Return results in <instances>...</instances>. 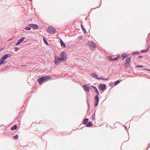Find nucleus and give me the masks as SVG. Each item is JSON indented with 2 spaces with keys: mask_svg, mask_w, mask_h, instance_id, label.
Returning a JSON list of instances; mask_svg holds the SVG:
<instances>
[{
  "mask_svg": "<svg viewBox=\"0 0 150 150\" xmlns=\"http://www.w3.org/2000/svg\"><path fill=\"white\" fill-rule=\"evenodd\" d=\"M51 79V77L49 76H44L38 79L37 81L40 84H41L43 82H45Z\"/></svg>",
  "mask_w": 150,
  "mask_h": 150,
  "instance_id": "f257e3e1",
  "label": "nucleus"
},
{
  "mask_svg": "<svg viewBox=\"0 0 150 150\" xmlns=\"http://www.w3.org/2000/svg\"><path fill=\"white\" fill-rule=\"evenodd\" d=\"M59 55L60 57L58 58V59L60 60V61H64L65 59H67V54L64 51H63L61 52Z\"/></svg>",
  "mask_w": 150,
  "mask_h": 150,
  "instance_id": "f03ea898",
  "label": "nucleus"
},
{
  "mask_svg": "<svg viewBox=\"0 0 150 150\" xmlns=\"http://www.w3.org/2000/svg\"><path fill=\"white\" fill-rule=\"evenodd\" d=\"M11 54H6L4 55L0 59V65L4 64L5 62L4 60L8 57H11Z\"/></svg>",
  "mask_w": 150,
  "mask_h": 150,
  "instance_id": "7ed1b4c3",
  "label": "nucleus"
},
{
  "mask_svg": "<svg viewBox=\"0 0 150 150\" xmlns=\"http://www.w3.org/2000/svg\"><path fill=\"white\" fill-rule=\"evenodd\" d=\"M87 45L90 47L91 50H93L96 47V44L93 42H90L87 43Z\"/></svg>",
  "mask_w": 150,
  "mask_h": 150,
  "instance_id": "20e7f679",
  "label": "nucleus"
},
{
  "mask_svg": "<svg viewBox=\"0 0 150 150\" xmlns=\"http://www.w3.org/2000/svg\"><path fill=\"white\" fill-rule=\"evenodd\" d=\"M56 31L55 28L52 26L49 27L47 30V32L51 34H53L55 33Z\"/></svg>",
  "mask_w": 150,
  "mask_h": 150,
  "instance_id": "39448f33",
  "label": "nucleus"
},
{
  "mask_svg": "<svg viewBox=\"0 0 150 150\" xmlns=\"http://www.w3.org/2000/svg\"><path fill=\"white\" fill-rule=\"evenodd\" d=\"M120 57V55H118L116 57L114 58H112V57L111 56H109L108 57V58L110 61H116Z\"/></svg>",
  "mask_w": 150,
  "mask_h": 150,
  "instance_id": "423d86ee",
  "label": "nucleus"
},
{
  "mask_svg": "<svg viewBox=\"0 0 150 150\" xmlns=\"http://www.w3.org/2000/svg\"><path fill=\"white\" fill-rule=\"evenodd\" d=\"M99 88L102 90H104L106 88V86L103 83H100L99 85Z\"/></svg>",
  "mask_w": 150,
  "mask_h": 150,
  "instance_id": "0eeeda50",
  "label": "nucleus"
},
{
  "mask_svg": "<svg viewBox=\"0 0 150 150\" xmlns=\"http://www.w3.org/2000/svg\"><path fill=\"white\" fill-rule=\"evenodd\" d=\"M28 26L34 29H37L38 28V26L36 24H30L28 25Z\"/></svg>",
  "mask_w": 150,
  "mask_h": 150,
  "instance_id": "6e6552de",
  "label": "nucleus"
},
{
  "mask_svg": "<svg viewBox=\"0 0 150 150\" xmlns=\"http://www.w3.org/2000/svg\"><path fill=\"white\" fill-rule=\"evenodd\" d=\"M54 58L55 59L54 61V62L55 64H57L59 62V61H60V60L58 59V58H59V57H58L57 56H55Z\"/></svg>",
  "mask_w": 150,
  "mask_h": 150,
  "instance_id": "1a4fd4ad",
  "label": "nucleus"
},
{
  "mask_svg": "<svg viewBox=\"0 0 150 150\" xmlns=\"http://www.w3.org/2000/svg\"><path fill=\"white\" fill-rule=\"evenodd\" d=\"M83 88H84L85 90L87 91H90V89H91L90 87L87 85H83Z\"/></svg>",
  "mask_w": 150,
  "mask_h": 150,
  "instance_id": "9d476101",
  "label": "nucleus"
},
{
  "mask_svg": "<svg viewBox=\"0 0 150 150\" xmlns=\"http://www.w3.org/2000/svg\"><path fill=\"white\" fill-rule=\"evenodd\" d=\"M92 87L93 88L94 91H95L96 93L97 94H99V92L97 88L93 86H92Z\"/></svg>",
  "mask_w": 150,
  "mask_h": 150,
  "instance_id": "9b49d317",
  "label": "nucleus"
},
{
  "mask_svg": "<svg viewBox=\"0 0 150 150\" xmlns=\"http://www.w3.org/2000/svg\"><path fill=\"white\" fill-rule=\"evenodd\" d=\"M131 60V58L130 57H128L127 58L126 60V62L128 63H130Z\"/></svg>",
  "mask_w": 150,
  "mask_h": 150,
  "instance_id": "f8f14e48",
  "label": "nucleus"
},
{
  "mask_svg": "<svg viewBox=\"0 0 150 150\" xmlns=\"http://www.w3.org/2000/svg\"><path fill=\"white\" fill-rule=\"evenodd\" d=\"M60 43L62 47H66L65 44L61 39H60Z\"/></svg>",
  "mask_w": 150,
  "mask_h": 150,
  "instance_id": "ddd939ff",
  "label": "nucleus"
},
{
  "mask_svg": "<svg viewBox=\"0 0 150 150\" xmlns=\"http://www.w3.org/2000/svg\"><path fill=\"white\" fill-rule=\"evenodd\" d=\"M124 64L126 68H128L130 66V63H128L125 62Z\"/></svg>",
  "mask_w": 150,
  "mask_h": 150,
  "instance_id": "4468645a",
  "label": "nucleus"
},
{
  "mask_svg": "<svg viewBox=\"0 0 150 150\" xmlns=\"http://www.w3.org/2000/svg\"><path fill=\"white\" fill-rule=\"evenodd\" d=\"M92 76L93 78H94L96 79H98V77L97 76V74L94 73H93L91 75Z\"/></svg>",
  "mask_w": 150,
  "mask_h": 150,
  "instance_id": "2eb2a0df",
  "label": "nucleus"
},
{
  "mask_svg": "<svg viewBox=\"0 0 150 150\" xmlns=\"http://www.w3.org/2000/svg\"><path fill=\"white\" fill-rule=\"evenodd\" d=\"M128 56L126 54H123L122 56L121 57H122V59L123 60L124 59H125V58L127 57Z\"/></svg>",
  "mask_w": 150,
  "mask_h": 150,
  "instance_id": "dca6fc26",
  "label": "nucleus"
},
{
  "mask_svg": "<svg viewBox=\"0 0 150 150\" xmlns=\"http://www.w3.org/2000/svg\"><path fill=\"white\" fill-rule=\"evenodd\" d=\"M25 39V37H23L20 38L18 41L20 43L22 42Z\"/></svg>",
  "mask_w": 150,
  "mask_h": 150,
  "instance_id": "f3484780",
  "label": "nucleus"
},
{
  "mask_svg": "<svg viewBox=\"0 0 150 150\" xmlns=\"http://www.w3.org/2000/svg\"><path fill=\"white\" fill-rule=\"evenodd\" d=\"M17 126L16 125H15L11 127V129L12 130H15L17 129Z\"/></svg>",
  "mask_w": 150,
  "mask_h": 150,
  "instance_id": "a211bd4d",
  "label": "nucleus"
},
{
  "mask_svg": "<svg viewBox=\"0 0 150 150\" xmlns=\"http://www.w3.org/2000/svg\"><path fill=\"white\" fill-rule=\"evenodd\" d=\"M81 27L82 28V29L83 32L84 33V34H86V29H85L84 27L83 26L82 24H81Z\"/></svg>",
  "mask_w": 150,
  "mask_h": 150,
  "instance_id": "6ab92c4d",
  "label": "nucleus"
},
{
  "mask_svg": "<svg viewBox=\"0 0 150 150\" xmlns=\"http://www.w3.org/2000/svg\"><path fill=\"white\" fill-rule=\"evenodd\" d=\"M43 41H44V43L46 45H49L48 43L47 42V40H46V39L44 37L43 38Z\"/></svg>",
  "mask_w": 150,
  "mask_h": 150,
  "instance_id": "aec40b11",
  "label": "nucleus"
},
{
  "mask_svg": "<svg viewBox=\"0 0 150 150\" xmlns=\"http://www.w3.org/2000/svg\"><path fill=\"white\" fill-rule=\"evenodd\" d=\"M89 119L88 118H85L83 121V123L84 125L86 124L88 121Z\"/></svg>",
  "mask_w": 150,
  "mask_h": 150,
  "instance_id": "412c9836",
  "label": "nucleus"
},
{
  "mask_svg": "<svg viewBox=\"0 0 150 150\" xmlns=\"http://www.w3.org/2000/svg\"><path fill=\"white\" fill-rule=\"evenodd\" d=\"M92 125V123L91 122H89L86 124V126L89 127L91 126Z\"/></svg>",
  "mask_w": 150,
  "mask_h": 150,
  "instance_id": "4be33fe9",
  "label": "nucleus"
},
{
  "mask_svg": "<svg viewBox=\"0 0 150 150\" xmlns=\"http://www.w3.org/2000/svg\"><path fill=\"white\" fill-rule=\"evenodd\" d=\"M99 94H97L95 96V100H99V96L98 95Z\"/></svg>",
  "mask_w": 150,
  "mask_h": 150,
  "instance_id": "5701e85b",
  "label": "nucleus"
},
{
  "mask_svg": "<svg viewBox=\"0 0 150 150\" xmlns=\"http://www.w3.org/2000/svg\"><path fill=\"white\" fill-rule=\"evenodd\" d=\"M139 53L137 51H135L132 53V55H134L135 54H139Z\"/></svg>",
  "mask_w": 150,
  "mask_h": 150,
  "instance_id": "b1692460",
  "label": "nucleus"
},
{
  "mask_svg": "<svg viewBox=\"0 0 150 150\" xmlns=\"http://www.w3.org/2000/svg\"><path fill=\"white\" fill-rule=\"evenodd\" d=\"M108 79V78H107V79H105L103 77H98V80L102 79V80H107Z\"/></svg>",
  "mask_w": 150,
  "mask_h": 150,
  "instance_id": "393cba45",
  "label": "nucleus"
},
{
  "mask_svg": "<svg viewBox=\"0 0 150 150\" xmlns=\"http://www.w3.org/2000/svg\"><path fill=\"white\" fill-rule=\"evenodd\" d=\"M18 138V135L16 134L13 137V139L15 140H16Z\"/></svg>",
  "mask_w": 150,
  "mask_h": 150,
  "instance_id": "a878e982",
  "label": "nucleus"
},
{
  "mask_svg": "<svg viewBox=\"0 0 150 150\" xmlns=\"http://www.w3.org/2000/svg\"><path fill=\"white\" fill-rule=\"evenodd\" d=\"M95 103L94 104V105L95 106H97L98 105L99 100H95Z\"/></svg>",
  "mask_w": 150,
  "mask_h": 150,
  "instance_id": "bb28decb",
  "label": "nucleus"
},
{
  "mask_svg": "<svg viewBox=\"0 0 150 150\" xmlns=\"http://www.w3.org/2000/svg\"><path fill=\"white\" fill-rule=\"evenodd\" d=\"M120 81H119V80H117L116 82H115L114 83V85H116L118 83H120Z\"/></svg>",
  "mask_w": 150,
  "mask_h": 150,
  "instance_id": "cd10ccee",
  "label": "nucleus"
},
{
  "mask_svg": "<svg viewBox=\"0 0 150 150\" xmlns=\"http://www.w3.org/2000/svg\"><path fill=\"white\" fill-rule=\"evenodd\" d=\"M24 29L27 30H31V28L29 27H27Z\"/></svg>",
  "mask_w": 150,
  "mask_h": 150,
  "instance_id": "c85d7f7f",
  "label": "nucleus"
},
{
  "mask_svg": "<svg viewBox=\"0 0 150 150\" xmlns=\"http://www.w3.org/2000/svg\"><path fill=\"white\" fill-rule=\"evenodd\" d=\"M148 50H149V48H148L147 50H142V53H144V52H147L148 51Z\"/></svg>",
  "mask_w": 150,
  "mask_h": 150,
  "instance_id": "c756f323",
  "label": "nucleus"
},
{
  "mask_svg": "<svg viewBox=\"0 0 150 150\" xmlns=\"http://www.w3.org/2000/svg\"><path fill=\"white\" fill-rule=\"evenodd\" d=\"M143 66L142 65H138L136 66L137 67H143Z\"/></svg>",
  "mask_w": 150,
  "mask_h": 150,
  "instance_id": "7c9ffc66",
  "label": "nucleus"
},
{
  "mask_svg": "<svg viewBox=\"0 0 150 150\" xmlns=\"http://www.w3.org/2000/svg\"><path fill=\"white\" fill-rule=\"evenodd\" d=\"M19 49V48L18 47H16L15 48V51L16 52Z\"/></svg>",
  "mask_w": 150,
  "mask_h": 150,
  "instance_id": "2f4dec72",
  "label": "nucleus"
},
{
  "mask_svg": "<svg viewBox=\"0 0 150 150\" xmlns=\"http://www.w3.org/2000/svg\"><path fill=\"white\" fill-rule=\"evenodd\" d=\"M95 113H94V114H93V116H92L93 117V119L94 120V119H95Z\"/></svg>",
  "mask_w": 150,
  "mask_h": 150,
  "instance_id": "473e14b6",
  "label": "nucleus"
},
{
  "mask_svg": "<svg viewBox=\"0 0 150 150\" xmlns=\"http://www.w3.org/2000/svg\"><path fill=\"white\" fill-rule=\"evenodd\" d=\"M20 43V42L18 41V42L17 43H16V45H18Z\"/></svg>",
  "mask_w": 150,
  "mask_h": 150,
  "instance_id": "72a5a7b5",
  "label": "nucleus"
},
{
  "mask_svg": "<svg viewBox=\"0 0 150 150\" xmlns=\"http://www.w3.org/2000/svg\"><path fill=\"white\" fill-rule=\"evenodd\" d=\"M142 57H143V56H138L139 58H141Z\"/></svg>",
  "mask_w": 150,
  "mask_h": 150,
  "instance_id": "f704fd0d",
  "label": "nucleus"
},
{
  "mask_svg": "<svg viewBox=\"0 0 150 150\" xmlns=\"http://www.w3.org/2000/svg\"><path fill=\"white\" fill-rule=\"evenodd\" d=\"M23 66H27V65H23Z\"/></svg>",
  "mask_w": 150,
  "mask_h": 150,
  "instance_id": "c9c22d12",
  "label": "nucleus"
},
{
  "mask_svg": "<svg viewBox=\"0 0 150 150\" xmlns=\"http://www.w3.org/2000/svg\"><path fill=\"white\" fill-rule=\"evenodd\" d=\"M148 71H150V69H148Z\"/></svg>",
  "mask_w": 150,
  "mask_h": 150,
  "instance_id": "e433bc0d",
  "label": "nucleus"
}]
</instances>
